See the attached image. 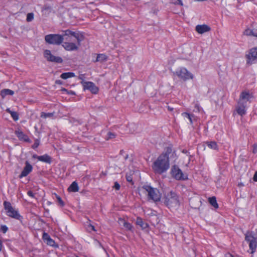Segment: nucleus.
<instances>
[{
	"mask_svg": "<svg viewBox=\"0 0 257 257\" xmlns=\"http://www.w3.org/2000/svg\"><path fill=\"white\" fill-rule=\"evenodd\" d=\"M71 37L76 39L78 45H81V42L85 39L84 34L82 32L66 30L63 31L62 35L56 34L47 35L45 37V40L49 44L60 45L62 44L64 40L72 41Z\"/></svg>",
	"mask_w": 257,
	"mask_h": 257,
	"instance_id": "nucleus-1",
	"label": "nucleus"
},
{
	"mask_svg": "<svg viewBox=\"0 0 257 257\" xmlns=\"http://www.w3.org/2000/svg\"><path fill=\"white\" fill-rule=\"evenodd\" d=\"M152 168L155 174H162L170 168L169 160H167L164 156H159L153 162Z\"/></svg>",
	"mask_w": 257,
	"mask_h": 257,
	"instance_id": "nucleus-2",
	"label": "nucleus"
},
{
	"mask_svg": "<svg viewBox=\"0 0 257 257\" xmlns=\"http://www.w3.org/2000/svg\"><path fill=\"white\" fill-rule=\"evenodd\" d=\"M142 189L145 190V193H147L149 200H153L154 202L160 201L161 195L158 189L148 185H144Z\"/></svg>",
	"mask_w": 257,
	"mask_h": 257,
	"instance_id": "nucleus-3",
	"label": "nucleus"
},
{
	"mask_svg": "<svg viewBox=\"0 0 257 257\" xmlns=\"http://www.w3.org/2000/svg\"><path fill=\"white\" fill-rule=\"evenodd\" d=\"M4 208L6 211V214L13 218L22 221L23 217L20 215L18 210H16L10 202L5 201L4 202Z\"/></svg>",
	"mask_w": 257,
	"mask_h": 257,
	"instance_id": "nucleus-4",
	"label": "nucleus"
},
{
	"mask_svg": "<svg viewBox=\"0 0 257 257\" xmlns=\"http://www.w3.org/2000/svg\"><path fill=\"white\" fill-rule=\"evenodd\" d=\"M245 240L248 244L250 253H254L257 247V236L253 231H247L245 234Z\"/></svg>",
	"mask_w": 257,
	"mask_h": 257,
	"instance_id": "nucleus-5",
	"label": "nucleus"
},
{
	"mask_svg": "<svg viewBox=\"0 0 257 257\" xmlns=\"http://www.w3.org/2000/svg\"><path fill=\"white\" fill-rule=\"evenodd\" d=\"M174 74L184 81L192 79L194 77L193 75L184 67H181L180 69L177 70L174 73Z\"/></svg>",
	"mask_w": 257,
	"mask_h": 257,
	"instance_id": "nucleus-6",
	"label": "nucleus"
},
{
	"mask_svg": "<svg viewBox=\"0 0 257 257\" xmlns=\"http://www.w3.org/2000/svg\"><path fill=\"white\" fill-rule=\"evenodd\" d=\"M165 202L167 206H176L179 204L178 196L175 192L170 191L166 197Z\"/></svg>",
	"mask_w": 257,
	"mask_h": 257,
	"instance_id": "nucleus-7",
	"label": "nucleus"
},
{
	"mask_svg": "<svg viewBox=\"0 0 257 257\" xmlns=\"http://www.w3.org/2000/svg\"><path fill=\"white\" fill-rule=\"evenodd\" d=\"M171 174L172 177L177 180H185L187 179V177L184 176L182 170L176 165L172 167Z\"/></svg>",
	"mask_w": 257,
	"mask_h": 257,
	"instance_id": "nucleus-8",
	"label": "nucleus"
},
{
	"mask_svg": "<svg viewBox=\"0 0 257 257\" xmlns=\"http://www.w3.org/2000/svg\"><path fill=\"white\" fill-rule=\"evenodd\" d=\"M246 64L251 65L257 60V47L250 49L245 55Z\"/></svg>",
	"mask_w": 257,
	"mask_h": 257,
	"instance_id": "nucleus-9",
	"label": "nucleus"
},
{
	"mask_svg": "<svg viewBox=\"0 0 257 257\" xmlns=\"http://www.w3.org/2000/svg\"><path fill=\"white\" fill-rule=\"evenodd\" d=\"M253 98L252 93H250L248 91L244 90L240 93L238 101L247 104V102H250Z\"/></svg>",
	"mask_w": 257,
	"mask_h": 257,
	"instance_id": "nucleus-10",
	"label": "nucleus"
},
{
	"mask_svg": "<svg viewBox=\"0 0 257 257\" xmlns=\"http://www.w3.org/2000/svg\"><path fill=\"white\" fill-rule=\"evenodd\" d=\"M44 55L48 61L57 63H62L63 62V59L61 57L53 55L49 50H46L44 51Z\"/></svg>",
	"mask_w": 257,
	"mask_h": 257,
	"instance_id": "nucleus-11",
	"label": "nucleus"
},
{
	"mask_svg": "<svg viewBox=\"0 0 257 257\" xmlns=\"http://www.w3.org/2000/svg\"><path fill=\"white\" fill-rule=\"evenodd\" d=\"M84 89H87L93 94H96L98 92V88L95 84L90 81H81Z\"/></svg>",
	"mask_w": 257,
	"mask_h": 257,
	"instance_id": "nucleus-12",
	"label": "nucleus"
},
{
	"mask_svg": "<svg viewBox=\"0 0 257 257\" xmlns=\"http://www.w3.org/2000/svg\"><path fill=\"white\" fill-rule=\"evenodd\" d=\"M247 104L237 101V104L235 107V110L237 113L242 116L246 113Z\"/></svg>",
	"mask_w": 257,
	"mask_h": 257,
	"instance_id": "nucleus-13",
	"label": "nucleus"
},
{
	"mask_svg": "<svg viewBox=\"0 0 257 257\" xmlns=\"http://www.w3.org/2000/svg\"><path fill=\"white\" fill-rule=\"evenodd\" d=\"M68 41L62 43V46L66 51H73L78 49V47L80 45H78V42L77 43V45H76L74 43L69 42L70 41Z\"/></svg>",
	"mask_w": 257,
	"mask_h": 257,
	"instance_id": "nucleus-14",
	"label": "nucleus"
},
{
	"mask_svg": "<svg viewBox=\"0 0 257 257\" xmlns=\"http://www.w3.org/2000/svg\"><path fill=\"white\" fill-rule=\"evenodd\" d=\"M32 166L28 161H26L25 163V166L24 167L21 174L19 175V178H22L27 176L32 171Z\"/></svg>",
	"mask_w": 257,
	"mask_h": 257,
	"instance_id": "nucleus-15",
	"label": "nucleus"
},
{
	"mask_svg": "<svg viewBox=\"0 0 257 257\" xmlns=\"http://www.w3.org/2000/svg\"><path fill=\"white\" fill-rule=\"evenodd\" d=\"M32 157L34 159H37L39 161L46 163L51 164L52 162V158L46 154L42 156H38L37 154H34Z\"/></svg>",
	"mask_w": 257,
	"mask_h": 257,
	"instance_id": "nucleus-16",
	"label": "nucleus"
},
{
	"mask_svg": "<svg viewBox=\"0 0 257 257\" xmlns=\"http://www.w3.org/2000/svg\"><path fill=\"white\" fill-rule=\"evenodd\" d=\"M175 151H173L172 145H169L168 147L165 148L164 151L159 156H164L165 159L169 160V156L171 157L174 155Z\"/></svg>",
	"mask_w": 257,
	"mask_h": 257,
	"instance_id": "nucleus-17",
	"label": "nucleus"
},
{
	"mask_svg": "<svg viewBox=\"0 0 257 257\" xmlns=\"http://www.w3.org/2000/svg\"><path fill=\"white\" fill-rule=\"evenodd\" d=\"M210 30H211L210 27L205 24L198 25L195 27L196 31L198 33L200 34H202L206 32H208L210 31Z\"/></svg>",
	"mask_w": 257,
	"mask_h": 257,
	"instance_id": "nucleus-18",
	"label": "nucleus"
},
{
	"mask_svg": "<svg viewBox=\"0 0 257 257\" xmlns=\"http://www.w3.org/2000/svg\"><path fill=\"white\" fill-rule=\"evenodd\" d=\"M15 133L20 141H23L27 143H31V140L29 137L27 135L25 134L23 132L18 130L16 131Z\"/></svg>",
	"mask_w": 257,
	"mask_h": 257,
	"instance_id": "nucleus-19",
	"label": "nucleus"
},
{
	"mask_svg": "<svg viewBox=\"0 0 257 257\" xmlns=\"http://www.w3.org/2000/svg\"><path fill=\"white\" fill-rule=\"evenodd\" d=\"M182 116L184 118H187L189 119L191 124H192L193 122L196 120V116L192 113H189L188 112H183L182 113Z\"/></svg>",
	"mask_w": 257,
	"mask_h": 257,
	"instance_id": "nucleus-20",
	"label": "nucleus"
},
{
	"mask_svg": "<svg viewBox=\"0 0 257 257\" xmlns=\"http://www.w3.org/2000/svg\"><path fill=\"white\" fill-rule=\"evenodd\" d=\"M14 91L9 89H3L1 91L0 95L3 98L7 95H13Z\"/></svg>",
	"mask_w": 257,
	"mask_h": 257,
	"instance_id": "nucleus-21",
	"label": "nucleus"
},
{
	"mask_svg": "<svg viewBox=\"0 0 257 257\" xmlns=\"http://www.w3.org/2000/svg\"><path fill=\"white\" fill-rule=\"evenodd\" d=\"M244 35L249 36H254L257 37V29H246L244 32Z\"/></svg>",
	"mask_w": 257,
	"mask_h": 257,
	"instance_id": "nucleus-22",
	"label": "nucleus"
},
{
	"mask_svg": "<svg viewBox=\"0 0 257 257\" xmlns=\"http://www.w3.org/2000/svg\"><path fill=\"white\" fill-rule=\"evenodd\" d=\"M78 190L79 187L76 181L73 182L68 188V191L69 192H78Z\"/></svg>",
	"mask_w": 257,
	"mask_h": 257,
	"instance_id": "nucleus-23",
	"label": "nucleus"
},
{
	"mask_svg": "<svg viewBox=\"0 0 257 257\" xmlns=\"http://www.w3.org/2000/svg\"><path fill=\"white\" fill-rule=\"evenodd\" d=\"M107 59V56L104 54H97V57L95 60H93V62H99L102 63L105 61Z\"/></svg>",
	"mask_w": 257,
	"mask_h": 257,
	"instance_id": "nucleus-24",
	"label": "nucleus"
},
{
	"mask_svg": "<svg viewBox=\"0 0 257 257\" xmlns=\"http://www.w3.org/2000/svg\"><path fill=\"white\" fill-rule=\"evenodd\" d=\"M136 223L137 225L140 226L142 229H146L149 227L148 223L144 222L141 217H137Z\"/></svg>",
	"mask_w": 257,
	"mask_h": 257,
	"instance_id": "nucleus-25",
	"label": "nucleus"
},
{
	"mask_svg": "<svg viewBox=\"0 0 257 257\" xmlns=\"http://www.w3.org/2000/svg\"><path fill=\"white\" fill-rule=\"evenodd\" d=\"M209 203L215 209L218 208V204L216 201V198L215 196L209 197L208 198Z\"/></svg>",
	"mask_w": 257,
	"mask_h": 257,
	"instance_id": "nucleus-26",
	"label": "nucleus"
},
{
	"mask_svg": "<svg viewBox=\"0 0 257 257\" xmlns=\"http://www.w3.org/2000/svg\"><path fill=\"white\" fill-rule=\"evenodd\" d=\"M75 73L73 72H65L61 74L60 77L63 79H67L69 78H71L74 77Z\"/></svg>",
	"mask_w": 257,
	"mask_h": 257,
	"instance_id": "nucleus-27",
	"label": "nucleus"
},
{
	"mask_svg": "<svg viewBox=\"0 0 257 257\" xmlns=\"http://www.w3.org/2000/svg\"><path fill=\"white\" fill-rule=\"evenodd\" d=\"M7 111L11 114L12 117L14 120H17L19 119V115L17 112L12 111L9 108Z\"/></svg>",
	"mask_w": 257,
	"mask_h": 257,
	"instance_id": "nucleus-28",
	"label": "nucleus"
},
{
	"mask_svg": "<svg viewBox=\"0 0 257 257\" xmlns=\"http://www.w3.org/2000/svg\"><path fill=\"white\" fill-rule=\"evenodd\" d=\"M207 146L213 150H217L218 149V145H217L215 142H207Z\"/></svg>",
	"mask_w": 257,
	"mask_h": 257,
	"instance_id": "nucleus-29",
	"label": "nucleus"
},
{
	"mask_svg": "<svg viewBox=\"0 0 257 257\" xmlns=\"http://www.w3.org/2000/svg\"><path fill=\"white\" fill-rule=\"evenodd\" d=\"M54 113H55L54 112H48V113L42 112L41 113V117L44 118H46L47 117H52L54 116Z\"/></svg>",
	"mask_w": 257,
	"mask_h": 257,
	"instance_id": "nucleus-30",
	"label": "nucleus"
},
{
	"mask_svg": "<svg viewBox=\"0 0 257 257\" xmlns=\"http://www.w3.org/2000/svg\"><path fill=\"white\" fill-rule=\"evenodd\" d=\"M116 137V134L115 133H112L111 132H108L107 134V137L106 138V140H108L109 139H112L115 138Z\"/></svg>",
	"mask_w": 257,
	"mask_h": 257,
	"instance_id": "nucleus-31",
	"label": "nucleus"
},
{
	"mask_svg": "<svg viewBox=\"0 0 257 257\" xmlns=\"http://www.w3.org/2000/svg\"><path fill=\"white\" fill-rule=\"evenodd\" d=\"M123 226L128 230H132L133 228L132 225L130 223L126 221H124Z\"/></svg>",
	"mask_w": 257,
	"mask_h": 257,
	"instance_id": "nucleus-32",
	"label": "nucleus"
},
{
	"mask_svg": "<svg viewBox=\"0 0 257 257\" xmlns=\"http://www.w3.org/2000/svg\"><path fill=\"white\" fill-rule=\"evenodd\" d=\"M34 19V14L30 13L27 14L26 20L27 22H31Z\"/></svg>",
	"mask_w": 257,
	"mask_h": 257,
	"instance_id": "nucleus-33",
	"label": "nucleus"
},
{
	"mask_svg": "<svg viewBox=\"0 0 257 257\" xmlns=\"http://www.w3.org/2000/svg\"><path fill=\"white\" fill-rule=\"evenodd\" d=\"M56 198L57 200V202L59 203V205L61 207H63L64 206L65 204L64 201L62 200L61 198L59 196L56 195Z\"/></svg>",
	"mask_w": 257,
	"mask_h": 257,
	"instance_id": "nucleus-34",
	"label": "nucleus"
},
{
	"mask_svg": "<svg viewBox=\"0 0 257 257\" xmlns=\"http://www.w3.org/2000/svg\"><path fill=\"white\" fill-rule=\"evenodd\" d=\"M42 238L44 240H46L47 241L51 238V237L48 233L44 232L43 234Z\"/></svg>",
	"mask_w": 257,
	"mask_h": 257,
	"instance_id": "nucleus-35",
	"label": "nucleus"
},
{
	"mask_svg": "<svg viewBox=\"0 0 257 257\" xmlns=\"http://www.w3.org/2000/svg\"><path fill=\"white\" fill-rule=\"evenodd\" d=\"M8 227L6 225H1V230L4 233H6L8 230Z\"/></svg>",
	"mask_w": 257,
	"mask_h": 257,
	"instance_id": "nucleus-36",
	"label": "nucleus"
},
{
	"mask_svg": "<svg viewBox=\"0 0 257 257\" xmlns=\"http://www.w3.org/2000/svg\"><path fill=\"white\" fill-rule=\"evenodd\" d=\"M39 144H40L39 141L38 140H35V143L33 145L32 147L33 149H36V148H37L38 147V146H39Z\"/></svg>",
	"mask_w": 257,
	"mask_h": 257,
	"instance_id": "nucleus-37",
	"label": "nucleus"
},
{
	"mask_svg": "<svg viewBox=\"0 0 257 257\" xmlns=\"http://www.w3.org/2000/svg\"><path fill=\"white\" fill-rule=\"evenodd\" d=\"M55 241L52 239L51 238H50L48 241H47V243L49 245H51V246H54V244L55 243Z\"/></svg>",
	"mask_w": 257,
	"mask_h": 257,
	"instance_id": "nucleus-38",
	"label": "nucleus"
},
{
	"mask_svg": "<svg viewBox=\"0 0 257 257\" xmlns=\"http://www.w3.org/2000/svg\"><path fill=\"white\" fill-rule=\"evenodd\" d=\"M113 188H115L116 190H119L120 189V186L117 182H114Z\"/></svg>",
	"mask_w": 257,
	"mask_h": 257,
	"instance_id": "nucleus-39",
	"label": "nucleus"
},
{
	"mask_svg": "<svg viewBox=\"0 0 257 257\" xmlns=\"http://www.w3.org/2000/svg\"><path fill=\"white\" fill-rule=\"evenodd\" d=\"M173 3L175 5H180L182 6L183 5L182 0H174V2H173Z\"/></svg>",
	"mask_w": 257,
	"mask_h": 257,
	"instance_id": "nucleus-40",
	"label": "nucleus"
},
{
	"mask_svg": "<svg viewBox=\"0 0 257 257\" xmlns=\"http://www.w3.org/2000/svg\"><path fill=\"white\" fill-rule=\"evenodd\" d=\"M28 195H29L30 197H31L32 198L35 197V194L31 190H29L27 192Z\"/></svg>",
	"mask_w": 257,
	"mask_h": 257,
	"instance_id": "nucleus-41",
	"label": "nucleus"
},
{
	"mask_svg": "<svg viewBox=\"0 0 257 257\" xmlns=\"http://www.w3.org/2000/svg\"><path fill=\"white\" fill-rule=\"evenodd\" d=\"M252 153L255 154L257 153V144H254L253 145Z\"/></svg>",
	"mask_w": 257,
	"mask_h": 257,
	"instance_id": "nucleus-42",
	"label": "nucleus"
},
{
	"mask_svg": "<svg viewBox=\"0 0 257 257\" xmlns=\"http://www.w3.org/2000/svg\"><path fill=\"white\" fill-rule=\"evenodd\" d=\"M126 179L128 182H133V178L131 176L126 175Z\"/></svg>",
	"mask_w": 257,
	"mask_h": 257,
	"instance_id": "nucleus-43",
	"label": "nucleus"
},
{
	"mask_svg": "<svg viewBox=\"0 0 257 257\" xmlns=\"http://www.w3.org/2000/svg\"><path fill=\"white\" fill-rule=\"evenodd\" d=\"M85 74H80L79 76V79L81 80L82 81H84V79H85Z\"/></svg>",
	"mask_w": 257,
	"mask_h": 257,
	"instance_id": "nucleus-44",
	"label": "nucleus"
},
{
	"mask_svg": "<svg viewBox=\"0 0 257 257\" xmlns=\"http://www.w3.org/2000/svg\"><path fill=\"white\" fill-rule=\"evenodd\" d=\"M51 9V7L50 6H44L43 8V11H47Z\"/></svg>",
	"mask_w": 257,
	"mask_h": 257,
	"instance_id": "nucleus-45",
	"label": "nucleus"
},
{
	"mask_svg": "<svg viewBox=\"0 0 257 257\" xmlns=\"http://www.w3.org/2000/svg\"><path fill=\"white\" fill-rule=\"evenodd\" d=\"M3 247L2 238L0 237V251L2 250Z\"/></svg>",
	"mask_w": 257,
	"mask_h": 257,
	"instance_id": "nucleus-46",
	"label": "nucleus"
},
{
	"mask_svg": "<svg viewBox=\"0 0 257 257\" xmlns=\"http://www.w3.org/2000/svg\"><path fill=\"white\" fill-rule=\"evenodd\" d=\"M253 179L254 181L257 182V171L255 172L253 175Z\"/></svg>",
	"mask_w": 257,
	"mask_h": 257,
	"instance_id": "nucleus-47",
	"label": "nucleus"
},
{
	"mask_svg": "<svg viewBox=\"0 0 257 257\" xmlns=\"http://www.w3.org/2000/svg\"><path fill=\"white\" fill-rule=\"evenodd\" d=\"M167 109L170 111H173L174 110V108L172 107H171L170 106H167Z\"/></svg>",
	"mask_w": 257,
	"mask_h": 257,
	"instance_id": "nucleus-48",
	"label": "nucleus"
},
{
	"mask_svg": "<svg viewBox=\"0 0 257 257\" xmlns=\"http://www.w3.org/2000/svg\"><path fill=\"white\" fill-rule=\"evenodd\" d=\"M55 83H56V84H59V85H60V84H62V81H61V80H57L56 81Z\"/></svg>",
	"mask_w": 257,
	"mask_h": 257,
	"instance_id": "nucleus-49",
	"label": "nucleus"
},
{
	"mask_svg": "<svg viewBox=\"0 0 257 257\" xmlns=\"http://www.w3.org/2000/svg\"><path fill=\"white\" fill-rule=\"evenodd\" d=\"M67 93L69 94H72V95L75 94V93L73 91H72V90L68 91Z\"/></svg>",
	"mask_w": 257,
	"mask_h": 257,
	"instance_id": "nucleus-50",
	"label": "nucleus"
},
{
	"mask_svg": "<svg viewBox=\"0 0 257 257\" xmlns=\"http://www.w3.org/2000/svg\"><path fill=\"white\" fill-rule=\"evenodd\" d=\"M89 227L91 228V230H93V231H96V230H95V227H94L93 225H92L90 224V225L89 226Z\"/></svg>",
	"mask_w": 257,
	"mask_h": 257,
	"instance_id": "nucleus-51",
	"label": "nucleus"
},
{
	"mask_svg": "<svg viewBox=\"0 0 257 257\" xmlns=\"http://www.w3.org/2000/svg\"><path fill=\"white\" fill-rule=\"evenodd\" d=\"M182 153H184V154H189V153L188 152V151L186 150H183L182 151Z\"/></svg>",
	"mask_w": 257,
	"mask_h": 257,
	"instance_id": "nucleus-52",
	"label": "nucleus"
},
{
	"mask_svg": "<svg viewBox=\"0 0 257 257\" xmlns=\"http://www.w3.org/2000/svg\"><path fill=\"white\" fill-rule=\"evenodd\" d=\"M195 108H197V109H198V110H199V105H198V104H196L195 105Z\"/></svg>",
	"mask_w": 257,
	"mask_h": 257,
	"instance_id": "nucleus-53",
	"label": "nucleus"
},
{
	"mask_svg": "<svg viewBox=\"0 0 257 257\" xmlns=\"http://www.w3.org/2000/svg\"><path fill=\"white\" fill-rule=\"evenodd\" d=\"M61 91H65V92H66L67 93V92H68V90H67L66 89L64 88H62V89H61Z\"/></svg>",
	"mask_w": 257,
	"mask_h": 257,
	"instance_id": "nucleus-54",
	"label": "nucleus"
},
{
	"mask_svg": "<svg viewBox=\"0 0 257 257\" xmlns=\"http://www.w3.org/2000/svg\"><path fill=\"white\" fill-rule=\"evenodd\" d=\"M123 153H124V151L123 150H120V155H123Z\"/></svg>",
	"mask_w": 257,
	"mask_h": 257,
	"instance_id": "nucleus-55",
	"label": "nucleus"
},
{
	"mask_svg": "<svg viewBox=\"0 0 257 257\" xmlns=\"http://www.w3.org/2000/svg\"><path fill=\"white\" fill-rule=\"evenodd\" d=\"M128 155H126L125 156V157H124V159H125V160H126V159L128 158Z\"/></svg>",
	"mask_w": 257,
	"mask_h": 257,
	"instance_id": "nucleus-56",
	"label": "nucleus"
}]
</instances>
